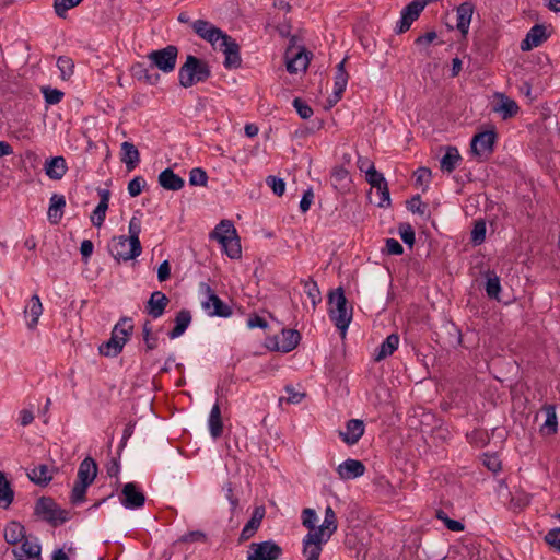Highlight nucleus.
Instances as JSON below:
<instances>
[{
	"mask_svg": "<svg viewBox=\"0 0 560 560\" xmlns=\"http://www.w3.org/2000/svg\"><path fill=\"white\" fill-rule=\"evenodd\" d=\"M338 521L334 509L328 505L325 510L323 524L313 533H307L303 539V555L307 560H319L323 544H326L337 532Z\"/></svg>",
	"mask_w": 560,
	"mask_h": 560,
	"instance_id": "obj_1",
	"label": "nucleus"
},
{
	"mask_svg": "<svg viewBox=\"0 0 560 560\" xmlns=\"http://www.w3.org/2000/svg\"><path fill=\"white\" fill-rule=\"evenodd\" d=\"M211 77L209 63L196 56L188 55L186 61L178 71L179 84L183 88H190L199 82H205Z\"/></svg>",
	"mask_w": 560,
	"mask_h": 560,
	"instance_id": "obj_2",
	"label": "nucleus"
},
{
	"mask_svg": "<svg viewBox=\"0 0 560 560\" xmlns=\"http://www.w3.org/2000/svg\"><path fill=\"white\" fill-rule=\"evenodd\" d=\"M328 303L330 305L328 311L329 318L335 323L340 332L345 335L352 319V307L350 306L348 310V300L342 287H338L329 292Z\"/></svg>",
	"mask_w": 560,
	"mask_h": 560,
	"instance_id": "obj_3",
	"label": "nucleus"
},
{
	"mask_svg": "<svg viewBox=\"0 0 560 560\" xmlns=\"http://www.w3.org/2000/svg\"><path fill=\"white\" fill-rule=\"evenodd\" d=\"M133 327L130 317L120 318L114 326L109 340L98 347L100 354L104 357H117L132 335Z\"/></svg>",
	"mask_w": 560,
	"mask_h": 560,
	"instance_id": "obj_4",
	"label": "nucleus"
},
{
	"mask_svg": "<svg viewBox=\"0 0 560 560\" xmlns=\"http://www.w3.org/2000/svg\"><path fill=\"white\" fill-rule=\"evenodd\" d=\"M34 515L47 522L54 527L70 520V513L61 509L50 497H40L34 506Z\"/></svg>",
	"mask_w": 560,
	"mask_h": 560,
	"instance_id": "obj_5",
	"label": "nucleus"
},
{
	"mask_svg": "<svg viewBox=\"0 0 560 560\" xmlns=\"http://www.w3.org/2000/svg\"><path fill=\"white\" fill-rule=\"evenodd\" d=\"M178 56V48L175 45H168L162 49L152 50L148 58L152 63V67L168 73L175 69L176 60Z\"/></svg>",
	"mask_w": 560,
	"mask_h": 560,
	"instance_id": "obj_6",
	"label": "nucleus"
},
{
	"mask_svg": "<svg viewBox=\"0 0 560 560\" xmlns=\"http://www.w3.org/2000/svg\"><path fill=\"white\" fill-rule=\"evenodd\" d=\"M281 341L278 340V336L268 337L266 339V347L271 351H280L288 353L294 350L301 340V334L296 329H282Z\"/></svg>",
	"mask_w": 560,
	"mask_h": 560,
	"instance_id": "obj_7",
	"label": "nucleus"
},
{
	"mask_svg": "<svg viewBox=\"0 0 560 560\" xmlns=\"http://www.w3.org/2000/svg\"><path fill=\"white\" fill-rule=\"evenodd\" d=\"M430 2L431 0H413L407 4L401 11V18L396 25L395 32L397 34L406 33Z\"/></svg>",
	"mask_w": 560,
	"mask_h": 560,
	"instance_id": "obj_8",
	"label": "nucleus"
},
{
	"mask_svg": "<svg viewBox=\"0 0 560 560\" xmlns=\"http://www.w3.org/2000/svg\"><path fill=\"white\" fill-rule=\"evenodd\" d=\"M495 140V130H487L476 133L470 142L471 153L474 155L488 159L494 151Z\"/></svg>",
	"mask_w": 560,
	"mask_h": 560,
	"instance_id": "obj_9",
	"label": "nucleus"
},
{
	"mask_svg": "<svg viewBox=\"0 0 560 560\" xmlns=\"http://www.w3.org/2000/svg\"><path fill=\"white\" fill-rule=\"evenodd\" d=\"M219 50L224 54L223 66L226 69H237L242 65L241 47L234 38L230 35L224 34L220 39Z\"/></svg>",
	"mask_w": 560,
	"mask_h": 560,
	"instance_id": "obj_10",
	"label": "nucleus"
},
{
	"mask_svg": "<svg viewBox=\"0 0 560 560\" xmlns=\"http://www.w3.org/2000/svg\"><path fill=\"white\" fill-rule=\"evenodd\" d=\"M249 548L253 552L248 553L247 560H278L283 552L273 540L252 542Z\"/></svg>",
	"mask_w": 560,
	"mask_h": 560,
	"instance_id": "obj_11",
	"label": "nucleus"
},
{
	"mask_svg": "<svg viewBox=\"0 0 560 560\" xmlns=\"http://www.w3.org/2000/svg\"><path fill=\"white\" fill-rule=\"evenodd\" d=\"M120 502L126 509H139L145 503V495L136 482H128L121 489Z\"/></svg>",
	"mask_w": 560,
	"mask_h": 560,
	"instance_id": "obj_12",
	"label": "nucleus"
},
{
	"mask_svg": "<svg viewBox=\"0 0 560 560\" xmlns=\"http://www.w3.org/2000/svg\"><path fill=\"white\" fill-rule=\"evenodd\" d=\"M191 27L199 37L211 43L213 46L225 34L221 28L212 25L210 22L206 20H196L191 24Z\"/></svg>",
	"mask_w": 560,
	"mask_h": 560,
	"instance_id": "obj_13",
	"label": "nucleus"
},
{
	"mask_svg": "<svg viewBox=\"0 0 560 560\" xmlns=\"http://www.w3.org/2000/svg\"><path fill=\"white\" fill-rule=\"evenodd\" d=\"M108 250L117 261H128L138 257L130 256L132 246H129V240L125 235L114 236L108 244Z\"/></svg>",
	"mask_w": 560,
	"mask_h": 560,
	"instance_id": "obj_14",
	"label": "nucleus"
},
{
	"mask_svg": "<svg viewBox=\"0 0 560 560\" xmlns=\"http://www.w3.org/2000/svg\"><path fill=\"white\" fill-rule=\"evenodd\" d=\"M550 34L542 24H535L526 34L525 38L521 42V50L529 51L535 47L540 46L549 38Z\"/></svg>",
	"mask_w": 560,
	"mask_h": 560,
	"instance_id": "obj_15",
	"label": "nucleus"
},
{
	"mask_svg": "<svg viewBox=\"0 0 560 560\" xmlns=\"http://www.w3.org/2000/svg\"><path fill=\"white\" fill-rule=\"evenodd\" d=\"M209 293L208 300L202 302V307L208 311L211 316L229 317L232 314L231 307L225 304L212 290L207 285Z\"/></svg>",
	"mask_w": 560,
	"mask_h": 560,
	"instance_id": "obj_16",
	"label": "nucleus"
},
{
	"mask_svg": "<svg viewBox=\"0 0 560 560\" xmlns=\"http://www.w3.org/2000/svg\"><path fill=\"white\" fill-rule=\"evenodd\" d=\"M365 424L360 419H350L346 422V431H339L340 439L347 445H354L363 436Z\"/></svg>",
	"mask_w": 560,
	"mask_h": 560,
	"instance_id": "obj_17",
	"label": "nucleus"
},
{
	"mask_svg": "<svg viewBox=\"0 0 560 560\" xmlns=\"http://www.w3.org/2000/svg\"><path fill=\"white\" fill-rule=\"evenodd\" d=\"M474 11L475 4L471 1H465L456 8V27L464 37L468 34Z\"/></svg>",
	"mask_w": 560,
	"mask_h": 560,
	"instance_id": "obj_18",
	"label": "nucleus"
},
{
	"mask_svg": "<svg viewBox=\"0 0 560 560\" xmlns=\"http://www.w3.org/2000/svg\"><path fill=\"white\" fill-rule=\"evenodd\" d=\"M168 303L170 299L165 295V293L161 291H154L151 293L150 299L147 302L145 311L153 318H159L164 314Z\"/></svg>",
	"mask_w": 560,
	"mask_h": 560,
	"instance_id": "obj_19",
	"label": "nucleus"
},
{
	"mask_svg": "<svg viewBox=\"0 0 560 560\" xmlns=\"http://www.w3.org/2000/svg\"><path fill=\"white\" fill-rule=\"evenodd\" d=\"M339 477L343 480L361 477L365 472V466L361 460L347 459L337 467Z\"/></svg>",
	"mask_w": 560,
	"mask_h": 560,
	"instance_id": "obj_20",
	"label": "nucleus"
},
{
	"mask_svg": "<svg viewBox=\"0 0 560 560\" xmlns=\"http://www.w3.org/2000/svg\"><path fill=\"white\" fill-rule=\"evenodd\" d=\"M131 73L138 81L147 84L154 85L160 81V74L154 71L152 63L145 66L143 62H137L131 67Z\"/></svg>",
	"mask_w": 560,
	"mask_h": 560,
	"instance_id": "obj_21",
	"label": "nucleus"
},
{
	"mask_svg": "<svg viewBox=\"0 0 560 560\" xmlns=\"http://www.w3.org/2000/svg\"><path fill=\"white\" fill-rule=\"evenodd\" d=\"M285 59L289 73H298L300 70H306L308 66L307 51L304 47H299L295 52L285 56Z\"/></svg>",
	"mask_w": 560,
	"mask_h": 560,
	"instance_id": "obj_22",
	"label": "nucleus"
},
{
	"mask_svg": "<svg viewBox=\"0 0 560 560\" xmlns=\"http://www.w3.org/2000/svg\"><path fill=\"white\" fill-rule=\"evenodd\" d=\"M67 170L66 159L61 155L50 158L45 162V172L50 179H61L66 175Z\"/></svg>",
	"mask_w": 560,
	"mask_h": 560,
	"instance_id": "obj_23",
	"label": "nucleus"
},
{
	"mask_svg": "<svg viewBox=\"0 0 560 560\" xmlns=\"http://www.w3.org/2000/svg\"><path fill=\"white\" fill-rule=\"evenodd\" d=\"M541 411L545 413L546 419L545 422L541 424L539 432L541 433V435L545 436L556 434L558 431L556 406L546 404L542 406Z\"/></svg>",
	"mask_w": 560,
	"mask_h": 560,
	"instance_id": "obj_24",
	"label": "nucleus"
},
{
	"mask_svg": "<svg viewBox=\"0 0 560 560\" xmlns=\"http://www.w3.org/2000/svg\"><path fill=\"white\" fill-rule=\"evenodd\" d=\"M158 180L162 188L173 191L182 189L185 185L184 179L170 167L160 173Z\"/></svg>",
	"mask_w": 560,
	"mask_h": 560,
	"instance_id": "obj_25",
	"label": "nucleus"
},
{
	"mask_svg": "<svg viewBox=\"0 0 560 560\" xmlns=\"http://www.w3.org/2000/svg\"><path fill=\"white\" fill-rule=\"evenodd\" d=\"M40 551V545L31 542L27 539H24L19 549L12 550L18 560H42Z\"/></svg>",
	"mask_w": 560,
	"mask_h": 560,
	"instance_id": "obj_26",
	"label": "nucleus"
},
{
	"mask_svg": "<svg viewBox=\"0 0 560 560\" xmlns=\"http://www.w3.org/2000/svg\"><path fill=\"white\" fill-rule=\"evenodd\" d=\"M191 313L189 310H180L174 318V327L168 331L171 339L178 338L182 336L191 323Z\"/></svg>",
	"mask_w": 560,
	"mask_h": 560,
	"instance_id": "obj_27",
	"label": "nucleus"
},
{
	"mask_svg": "<svg viewBox=\"0 0 560 560\" xmlns=\"http://www.w3.org/2000/svg\"><path fill=\"white\" fill-rule=\"evenodd\" d=\"M97 476V464L92 457L84 458L78 469L77 479L92 485Z\"/></svg>",
	"mask_w": 560,
	"mask_h": 560,
	"instance_id": "obj_28",
	"label": "nucleus"
},
{
	"mask_svg": "<svg viewBox=\"0 0 560 560\" xmlns=\"http://www.w3.org/2000/svg\"><path fill=\"white\" fill-rule=\"evenodd\" d=\"M129 236L127 238L129 240V246H132V253L130 256H140L142 253L141 243L139 240V235L141 233V221L132 217L129 221Z\"/></svg>",
	"mask_w": 560,
	"mask_h": 560,
	"instance_id": "obj_29",
	"label": "nucleus"
},
{
	"mask_svg": "<svg viewBox=\"0 0 560 560\" xmlns=\"http://www.w3.org/2000/svg\"><path fill=\"white\" fill-rule=\"evenodd\" d=\"M399 345V335L390 334L387 338L381 343L377 348L374 361L380 362L387 357L392 355L394 351L398 348Z\"/></svg>",
	"mask_w": 560,
	"mask_h": 560,
	"instance_id": "obj_30",
	"label": "nucleus"
},
{
	"mask_svg": "<svg viewBox=\"0 0 560 560\" xmlns=\"http://www.w3.org/2000/svg\"><path fill=\"white\" fill-rule=\"evenodd\" d=\"M3 537L9 545H16L25 538V528L21 523L11 521L5 525Z\"/></svg>",
	"mask_w": 560,
	"mask_h": 560,
	"instance_id": "obj_31",
	"label": "nucleus"
},
{
	"mask_svg": "<svg viewBox=\"0 0 560 560\" xmlns=\"http://www.w3.org/2000/svg\"><path fill=\"white\" fill-rule=\"evenodd\" d=\"M121 162L126 164L127 170L132 171L140 162V153L133 143L125 141L121 144Z\"/></svg>",
	"mask_w": 560,
	"mask_h": 560,
	"instance_id": "obj_32",
	"label": "nucleus"
},
{
	"mask_svg": "<svg viewBox=\"0 0 560 560\" xmlns=\"http://www.w3.org/2000/svg\"><path fill=\"white\" fill-rule=\"evenodd\" d=\"M462 160V156L456 147L448 145L446 147V152L440 161V167L443 172L452 173L458 162Z\"/></svg>",
	"mask_w": 560,
	"mask_h": 560,
	"instance_id": "obj_33",
	"label": "nucleus"
},
{
	"mask_svg": "<svg viewBox=\"0 0 560 560\" xmlns=\"http://www.w3.org/2000/svg\"><path fill=\"white\" fill-rule=\"evenodd\" d=\"M24 313L30 314L31 316V319L27 322V327L30 329H34L37 326L39 316L43 313V304L37 294H34L31 298L30 304L25 307Z\"/></svg>",
	"mask_w": 560,
	"mask_h": 560,
	"instance_id": "obj_34",
	"label": "nucleus"
},
{
	"mask_svg": "<svg viewBox=\"0 0 560 560\" xmlns=\"http://www.w3.org/2000/svg\"><path fill=\"white\" fill-rule=\"evenodd\" d=\"M66 199L62 195L54 194L50 198V206L48 209V218L51 223L57 224L63 214Z\"/></svg>",
	"mask_w": 560,
	"mask_h": 560,
	"instance_id": "obj_35",
	"label": "nucleus"
},
{
	"mask_svg": "<svg viewBox=\"0 0 560 560\" xmlns=\"http://www.w3.org/2000/svg\"><path fill=\"white\" fill-rule=\"evenodd\" d=\"M236 229L232 221L222 220L211 232L210 237L217 240L219 243L226 241V237L235 235Z\"/></svg>",
	"mask_w": 560,
	"mask_h": 560,
	"instance_id": "obj_36",
	"label": "nucleus"
},
{
	"mask_svg": "<svg viewBox=\"0 0 560 560\" xmlns=\"http://www.w3.org/2000/svg\"><path fill=\"white\" fill-rule=\"evenodd\" d=\"M486 279H487V281H486L485 290H486L487 295L490 299L500 301L499 294L501 292V283H500L499 276L497 275V272L494 270H487Z\"/></svg>",
	"mask_w": 560,
	"mask_h": 560,
	"instance_id": "obj_37",
	"label": "nucleus"
},
{
	"mask_svg": "<svg viewBox=\"0 0 560 560\" xmlns=\"http://www.w3.org/2000/svg\"><path fill=\"white\" fill-rule=\"evenodd\" d=\"M520 110V107L517 103L505 96L504 94H501V102L500 104L494 108V112L501 113L502 119H509L514 117Z\"/></svg>",
	"mask_w": 560,
	"mask_h": 560,
	"instance_id": "obj_38",
	"label": "nucleus"
},
{
	"mask_svg": "<svg viewBox=\"0 0 560 560\" xmlns=\"http://www.w3.org/2000/svg\"><path fill=\"white\" fill-rule=\"evenodd\" d=\"M13 500L14 491L4 472L0 470V508L8 509Z\"/></svg>",
	"mask_w": 560,
	"mask_h": 560,
	"instance_id": "obj_39",
	"label": "nucleus"
},
{
	"mask_svg": "<svg viewBox=\"0 0 560 560\" xmlns=\"http://www.w3.org/2000/svg\"><path fill=\"white\" fill-rule=\"evenodd\" d=\"M209 428L212 438L218 439L222 435L223 422L219 404H215L211 409L209 417Z\"/></svg>",
	"mask_w": 560,
	"mask_h": 560,
	"instance_id": "obj_40",
	"label": "nucleus"
},
{
	"mask_svg": "<svg viewBox=\"0 0 560 560\" xmlns=\"http://www.w3.org/2000/svg\"><path fill=\"white\" fill-rule=\"evenodd\" d=\"M224 249V253L231 258V259H238L242 256V247L240 237L237 235V232L235 235H231L230 237H226V241L223 243H220Z\"/></svg>",
	"mask_w": 560,
	"mask_h": 560,
	"instance_id": "obj_41",
	"label": "nucleus"
},
{
	"mask_svg": "<svg viewBox=\"0 0 560 560\" xmlns=\"http://www.w3.org/2000/svg\"><path fill=\"white\" fill-rule=\"evenodd\" d=\"M28 477L31 481L38 486H47L52 479V476L49 474L48 466L45 464L34 467L28 474Z\"/></svg>",
	"mask_w": 560,
	"mask_h": 560,
	"instance_id": "obj_42",
	"label": "nucleus"
},
{
	"mask_svg": "<svg viewBox=\"0 0 560 560\" xmlns=\"http://www.w3.org/2000/svg\"><path fill=\"white\" fill-rule=\"evenodd\" d=\"M347 59L345 58L337 65V71L335 75V91L338 95L339 93H343L348 83L349 75L345 69V63Z\"/></svg>",
	"mask_w": 560,
	"mask_h": 560,
	"instance_id": "obj_43",
	"label": "nucleus"
},
{
	"mask_svg": "<svg viewBox=\"0 0 560 560\" xmlns=\"http://www.w3.org/2000/svg\"><path fill=\"white\" fill-rule=\"evenodd\" d=\"M89 486L91 485L77 479L71 490L70 502L74 505L84 502L86 500V490Z\"/></svg>",
	"mask_w": 560,
	"mask_h": 560,
	"instance_id": "obj_44",
	"label": "nucleus"
},
{
	"mask_svg": "<svg viewBox=\"0 0 560 560\" xmlns=\"http://www.w3.org/2000/svg\"><path fill=\"white\" fill-rule=\"evenodd\" d=\"M57 67L60 70V78L62 80H69L74 73V62L68 56H60L57 59Z\"/></svg>",
	"mask_w": 560,
	"mask_h": 560,
	"instance_id": "obj_45",
	"label": "nucleus"
},
{
	"mask_svg": "<svg viewBox=\"0 0 560 560\" xmlns=\"http://www.w3.org/2000/svg\"><path fill=\"white\" fill-rule=\"evenodd\" d=\"M407 209L421 217L430 215L429 207L425 202L421 200L420 195H416L410 200L407 201Z\"/></svg>",
	"mask_w": 560,
	"mask_h": 560,
	"instance_id": "obj_46",
	"label": "nucleus"
},
{
	"mask_svg": "<svg viewBox=\"0 0 560 560\" xmlns=\"http://www.w3.org/2000/svg\"><path fill=\"white\" fill-rule=\"evenodd\" d=\"M487 226L483 220H477L474 223V228L471 230L470 241L474 245H480L486 240Z\"/></svg>",
	"mask_w": 560,
	"mask_h": 560,
	"instance_id": "obj_47",
	"label": "nucleus"
},
{
	"mask_svg": "<svg viewBox=\"0 0 560 560\" xmlns=\"http://www.w3.org/2000/svg\"><path fill=\"white\" fill-rule=\"evenodd\" d=\"M83 0H54L57 16L65 19L68 10L78 7Z\"/></svg>",
	"mask_w": 560,
	"mask_h": 560,
	"instance_id": "obj_48",
	"label": "nucleus"
},
{
	"mask_svg": "<svg viewBox=\"0 0 560 560\" xmlns=\"http://www.w3.org/2000/svg\"><path fill=\"white\" fill-rule=\"evenodd\" d=\"M366 174V182L373 187V188H380L381 186H385L387 184L384 175L380 172H377L374 167V165H371L370 168L365 170Z\"/></svg>",
	"mask_w": 560,
	"mask_h": 560,
	"instance_id": "obj_49",
	"label": "nucleus"
},
{
	"mask_svg": "<svg viewBox=\"0 0 560 560\" xmlns=\"http://www.w3.org/2000/svg\"><path fill=\"white\" fill-rule=\"evenodd\" d=\"M265 513L266 510L264 505L256 506L253 511L252 517L245 524V527L256 533L265 517Z\"/></svg>",
	"mask_w": 560,
	"mask_h": 560,
	"instance_id": "obj_50",
	"label": "nucleus"
},
{
	"mask_svg": "<svg viewBox=\"0 0 560 560\" xmlns=\"http://www.w3.org/2000/svg\"><path fill=\"white\" fill-rule=\"evenodd\" d=\"M398 232L402 242L411 248L416 242L415 230L411 224L407 222L400 223Z\"/></svg>",
	"mask_w": 560,
	"mask_h": 560,
	"instance_id": "obj_51",
	"label": "nucleus"
},
{
	"mask_svg": "<svg viewBox=\"0 0 560 560\" xmlns=\"http://www.w3.org/2000/svg\"><path fill=\"white\" fill-rule=\"evenodd\" d=\"M142 330L147 351L154 350L158 347V337L152 334V326L150 320L144 322Z\"/></svg>",
	"mask_w": 560,
	"mask_h": 560,
	"instance_id": "obj_52",
	"label": "nucleus"
},
{
	"mask_svg": "<svg viewBox=\"0 0 560 560\" xmlns=\"http://www.w3.org/2000/svg\"><path fill=\"white\" fill-rule=\"evenodd\" d=\"M436 518L443 521L446 528L452 532H462L465 528V526L462 522H459L457 520L450 518L443 510L436 511Z\"/></svg>",
	"mask_w": 560,
	"mask_h": 560,
	"instance_id": "obj_53",
	"label": "nucleus"
},
{
	"mask_svg": "<svg viewBox=\"0 0 560 560\" xmlns=\"http://www.w3.org/2000/svg\"><path fill=\"white\" fill-rule=\"evenodd\" d=\"M304 287L306 289L307 296L312 301L313 308H315L317 303H319L322 301L320 291L318 289V285L313 279H310L304 282Z\"/></svg>",
	"mask_w": 560,
	"mask_h": 560,
	"instance_id": "obj_54",
	"label": "nucleus"
},
{
	"mask_svg": "<svg viewBox=\"0 0 560 560\" xmlns=\"http://www.w3.org/2000/svg\"><path fill=\"white\" fill-rule=\"evenodd\" d=\"M293 107L302 119H308L313 115V108L301 97H295L292 102Z\"/></svg>",
	"mask_w": 560,
	"mask_h": 560,
	"instance_id": "obj_55",
	"label": "nucleus"
},
{
	"mask_svg": "<svg viewBox=\"0 0 560 560\" xmlns=\"http://www.w3.org/2000/svg\"><path fill=\"white\" fill-rule=\"evenodd\" d=\"M208 183V175L205 170L195 167L189 173V184L191 186H206Z\"/></svg>",
	"mask_w": 560,
	"mask_h": 560,
	"instance_id": "obj_56",
	"label": "nucleus"
},
{
	"mask_svg": "<svg viewBox=\"0 0 560 560\" xmlns=\"http://www.w3.org/2000/svg\"><path fill=\"white\" fill-rule=\"evenodd\" d=\"M42 92L45 97V102L49 105H55L61 102L63 97V92L58 89H52L50 86H45L42 89Z\"/></svg>",
	"mask_w": 560,
	"mask_h": 560,
	"instance_id": "obj_57",
	"label": "nucleus"
},
{
	"mask_svg": "<svg viewBox=\"0 0 560 560\" xmlns=\"http://www.w3.org/2000/svg\"><path fill=\"white\" fill-rule=\"evenodd\" d=\"M108 209V205H105L103 202H98L96 208L94 209L92 215H91V222L94 226L101 228L105 221L106 218V211Z\"/></svg>",
	"mask_w": 560,
	"mask_h": 560,
	"instance_id": "obj_58",
	"label": "nucleus"
},
{
	"mask_svg": "<svg viewBox=\"0 0 560 560\" xmlns=\"http://www.w3.org/2000/svg\"><path fill=\"white\" fill-rule=\"evenodd\" d=\"M316 513L313 509L306 508L302 511V524L310 532L313 533L317 530L318 527L315 526Z\"/></svg>",
	"mask_w": 560,
	"mask_h": 560,
	"instance_id": "obj_59",
	"label": "nucleus"
},
{
	"mask_svg": "<svg viewBox=\"0 0 560 560\" xmlns=\"http://www.w3.org/2000/svg\"><path fill=\"white\" fill-rule=\"evenodd\" d=\"M267 185L272 189L273 194L278 197L282 196L285 191V183L282 178L269 175L266 178Z\"/></svg>",
	"mask_w": 560,
	"mask_h": 560,
	"instance_id": "obj_60",
	"label": "nucleus"
},
{
	"mask_svg": "<svg viewBox=\"0 0 560 560\" xmlns=\"http://www.w3.org/2000/svg\"><path fill=\"white\" fill-rule=\"evenodd\" d=\"M145 187V180L141 176H136L128 183V192L131 197H137L141 194Z\"/></svg>",
	"mask_w": 560,
	"mask_h": 560,
	"instance_id": "obj_61",
	"label": "nucleus"
},
{
	"mask_svg": "<svg viewBox=\"0 0 560 560\" xmlns=\"http://www.w3.org/2000/svg\"><path fill=\"white\" fill-rule=\"evenodd\" d=\"M545 541L560 551V527L550 529L545 536Z\"/></svg>",
	"mask_w": 560,
	"mask_h": 560,
	"instance_id": "obj_62",
	"label": "nucleus"
},
{
	"mask_svg": "<svg viewBox=\"0 0 560 560\" xmlns=\"http://www.w3.org/2000/svg\"><path fill=\"white\" fill-rule=\"evenodd\" d=\"M471 442L480 445V446H485L489 443L490 441V438H489V434L485 431V430H481V429H476L471 432V434L469 435Z\"/></svg>",
	"mask_w": 560,
	"mask_h": 560,
	"instance_id": "obj_63",
	"label": "nucleus"
},
{
	"mask_svg": "<svg viewBox=\"0 0 560 560\" xmlns=\"http://www.w3.org/2000/svg\"><path fill=\"white\" fill-rule=\"evenodd\" d=\"M386 250L389 255H401L404 253L402 245L395 238L386 240Z\"/></svg>",
	"mask_w": 560,
	"mask_h": 560,
	"instance_id": "obj_64",
	"label": "nucleus"
}]
</instances>
